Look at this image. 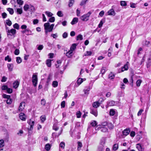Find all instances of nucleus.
Wrapping results in <instances>:
<instances>
[{"instance_id": "1", "label": "nucleus", "mask_w": 151, "mask_h": 151, "mask_svg": "<svg viewBox=\"0 0 151 151\" xmlns=\"http://www.w3.org/2000/svg\"><path fill=\"white\" fill-rule=\"evenodd\" d=\"M105 140L103 138L100 142V144L98 147L97 151H104L105 149Z\"/></svg>"}, {"instance_id": "2", "label": "nucleus", "mask_w": 151, "mask_h": 151, "mask_svg": "<svg viewBox=\"0 0 151 151\" xmlns=\"http://www.w3.org/2000/svg\"><path fill=\"white\" fill-rule=\"evenodd\" d=\"M91 13L92 12L90 11L87 14L83 15L81 17V19L83 21H87L89 19V17Z\"/></svg>"}, {"instance_id": "3", "label": "nucleus", "mask_w": 151, "mask_h": 151, "mask_svg": "<svg viewBox=\"0 0 151 151\" xmlns=\"http://www.w3.org/2000/svg\"><path fill=\"white\" fill-rule=\"evenodd\" d=\"M104 101L103 98H101L98 101L94 102L93 104V107L97 108L98 107L102 102Z\"/></svg>"}, {"instance_id": "4", "label": "nucleus", "mask_w": 151, "mask_h": 151, "mask_svg": "<svg viewBox=\"0 0 151 151\" xmlns=\"http://www.w3.org/2000/svg\"><path fill=\"white\" fill-rule=\"evenodd\" d=\"M7 34V37L9 38H11L12 36L13 35L14 37V35L16 33V30L14 29H12L9 30H8Z\"/></svg>"}, {"instance_id": "5", "label": "nucleus", "mask_w": 151, "mask_h": 151, "mask_svg": "<svg viewBox=\"0 0 151 151\" xmlns=\"http://www.w3.org/2000/svg\"><path fill=\"white\" fill-rule=\"evenodd\" d=\"M2 90H6L7 92L9 93H11L12 92V89L8 88L7 86H2Z\"/></svg>"}, {"instance_id": "6", "label": "nucleus", "mask_w": 151, "mask_h": 151, "mask_svg": "<svg viewBox=\"0 0 151 151\" xmlns=\"http://www.w3.org/2000/svg\"><path fill=\"white\" fill-rule=\"evenodd\" d=\"M37 82V75L33 74L32 77V82L33 85H36Z\"/></svg>"}, {"instance_id": "7", "label": "nucleus", "mask_w": 151, "mask_h": 151, "mask_svg": "<svg viewBox=\"0 0 151 151\" xmlns=\"http://www.w3.org/2000/svg\"><path fill=\"white\" fill-rule=\"evenodd\" d=\"M28 123L30 125V128L28 129V130H32L33 129V126L34 125L35 122L34 121H32L31 119L28 122Z\"/></svg>"}, {"instance_id": "8", "label": "nucleus", "mask_w": 151, "mask_h": 151, "mask_svg": "<svg viewBox=\"0 0 151 151\" xmlns=\"http://www.w3.org/2000/svg\"><path fill=\"white\" fill-rule=\"evenodd\" d=\"M129 63L128 62L124 65L121 68V71L123 72L124 70H127L128 69V65Z\"/></svg>"}, {"instance_id": "9", "label": "nucleus", "mask_w": 151, "mask_h": 151, "mask_svg": "<svg viewBox=\"0 0 151 151\" xmlns=\"http://www.w3.org/2000/svg\"><path fill=\"white\" fill-rule=\"evenodd\" d=\"M50 24L49 23H46L44 24L45 32L46 34H47V32H48V28L50 26Z\"/></svg>"}, {"instance_id": "10", "label": "nucleus", "mask_w": 151, "mask_h": 151, "mask_svg": "<svg viewBox=\"0 0 151 151\" xmlns=\"http://www.w3.org/2000/svg\"><path fill=\"white\" fill-rule=\"evenodd\" d=\"M25 107V104L24 102H22L20 104L19 107V111H22Z\"/></svg>"}, {"instance_id": "11", "label": "nucleus", "mask_w": 151, "mask_h": 151, "mask_svg": "<svg viewBox=\"0 0 151 151\" xmlns=\"http://www.w3.org/2000/svg\"><path fill=\"white\" fill-rule=\"evenodd\" d=\"M108 15L114 16L116 14V13L113 9L109 10L108 12Z\"/></svg>"}, {"instance_id": "12", "label": "nucleus", "mask_w": 151, "mask_h": 151, "mask_svg": "<svg viewBox=\"0 0 151 151\" xmlns=\"http://www.w3.org/2000/svg\"><path fill=\"white\" fill-rule=\"evenodd\" d=\"M98 128H99L101 132H108V129L107 128L105 127H98Z\"/></svg>"}, {"instance_id": "13", "label": "nucleus", "mask_w": 151, "mask_h": 151, "mask_svg": "<svg viewBox=\"0 0 151 151\" xmlns=\"http://www.w3.org/2000/svg\"><path fill=\"white\" fill-rule=\"evenodd\" d=\"M130 132V129H126L124 130L122 132V134L123 135L125 136H127L128 135Z\"/></svg>"}, {"instance_id": "14", "label": "nucleus", "mask_w": 151, "mask_h": 151, "mask_svg": "<svg viewBox=\"0 0 151 151\" xmlns=\"http://www.w3.org/2000/svg\"><path fill=\"white\" fill-rule=\"evenodd\" d=\"M115 104V102L113 100L109 101L107 102V104L108 106H113Z\"/></svg>"}, {"instance_id": "15", "label": "nucleus", "mask_w": 151, "mask_h": 151, "mask_svg": "<svg viewBox=\"0 0 151 151\" xmlns=\"http://www.w3.org/2000/svg\"><path fill=\"white\" fill-rule=\"evenodd\" d=\"M90 113L93 114L95 116H97V110L95 109H91Z\"/></svg>"}, {"instance_id": "16", "label": "nucleus", "mask_w": 151, "mask_h": 151, "mask_svg": "<svg viewBox=\"0 0 151 151\" xmlns=\"http://www.w3.org/2000/svg\"><path fill=\"white\" fill-rule=\"evenodd\" d=\"M91 89L90 88L89 86L86 87L84 89L83 91L84 92V93L86 95H88V91H89Z\"/></svg>"}, {"instance_id": "17", "label": "nucleus", "mask_w": 151, "mask_h": 151, "mask_svg": "<svg viewBox=\"0 0 151 151\" xmlns=\"http://www.w3.org/2000/svg\"><path fill=\"white\" fill-rule=\"evenodd\" d=\"M73 55V52L70 50L68 51L66 53V56L68 58H70Z\"/></svg>"}, {"instance_id": "18", "label": "nucleus", "mask_w": 151, "mask_h": 151, "mask_svg": "<svg viewBox=\"0 0 151 151\" xmlns=\"http://www.w3.org/2000/svg\"><path fill=\"white\" fill-rule=\"evenodd\" d=\"M13 65L12 64H9L7 65V67L9 71H11L13 70Z\"/></svg>"}, {"instance_id": "19", "label": "nucleus", "mask_w": 151, "mask_h": 151, "mask_svg": "<svg viewBox=\"0 0 151 151\" xmlns=\"http://www.w3.org/2000/svg\"><path fill=\"white\" fill-rule=\"evenodd\" d=\"M19 118L21 120L23 121H25L26 120V118L25 117L24 114L22 113H21L19 114Z\"/></svg>"}, {"instance_id": "20", "label": "nucleus", "mask_w": 151, "mask_h": 151, "mask_svg": "<svg viewBox=\"0 0 151 151\" xmlns=\"http://www.w3.org/2000/svg\"><path fill=\"white\" fill-rule=\"evenodd\" d=\"M77 45L76 44H73L72 45V46L70 47V50L73 51L76 49V48Z\"/></svg>"}, {"instance_id": "21", "label": "nucleus", "mask_w": 151, "mask_h": 151, "mask_svg": "<svg viewBox=\"0 0 151 151\" xmlns=\"http://www.w3.org/2000/svg\"><path fill=\"white\" fill-rule=\"evenodd\" d=\"M78 21V18H74L73 19L72 21L71 22V24L72 25H73L77 23Z\"/></svg>"}, {"instance_id": "22", "label": "nucleus", "mask_w": 151, "mask_h": 151, "mask_svg": "<svg viewBox=\"0 0 151 151\" xmlns=\"http://www.w3.org/2000/svg\"><path fill=\"white\" fill-rule=\"evenodd\" d=\"M137 148L140 151H143L144 148H142L141 145L140 144H137Z\"/></svg>"}, {"instance_id": "23", "label": "nucleus", "mask_w": 151, "mask_h": 151, "mask_svg": "<svg viewBox=\"0 0 151 151\" xmlns=\"http://www.w3.org/2000/svg\"><path fill=\"white\" fill-rule=\"evenodd\" d=\"M26 35H33V33H32V31L29 29H26Z\"/></svg>"}, {"instance_id": "24", "label": "nucleus", "mask_w": 151, "mask_h": 151, "mask_svg": "<svg viewBox=\"0 0 151 151\" xmlns=\"http://www.w3.org/2000/svg\"><path fill=\"white\" fill-rule=\"evenodd\" d=\"M52 75L51 74H50L48 76L47 78V80L46 81V83L47 84H49V83L50 81L51 78H52Z\"/></svg>"}, {"instance_id": "25", "label": "nucleus", "mask_w": 151, "mask_h": 151, "mask_svg": "<svg viewBox=\"0 0 151 151\" xmlns=\"http://www.w3.org/2000/svg\"><path fill=\"white\" fill-rule=\"evenodd\" d=\"M7 10L9 12L10 14L11 15H12L14 13V11L13 9L10 8H7Z\"/></svg>"}, {"instance_id": "26", "label": "nucleus", "mask_w": 151, "mask_h": 151, "mask_svg": "<svg viewBox=\"0 0 151 151\" xmlns=\"http://www.w3.org/2000/svg\"><path fill=\"white\" fill-rule=\"evenodd\" d=\"M82 146V144L81 142H78V147L77 150H79L81 149V148Z\"/></svg>"}, {"instance_id": "27", "label": "nucleus", "mask_w": 151, "mask_h": 151, "mask_svg": "<svg viewBox=\"0 0 151 151\" xmlns=\"http://www.w3.org/2000/svg\"><path fill=\"white\" fill-rule=\"evenodd\" d=\"M114 75L112 72H111V73L109 75L108 78L109 79H112L114 78Z\"/></svg>"}, {"instance_id": "28", "label": "nucleus", "mask_w": 151, "mask_h": 151, "mask_svg": "<svg viewBox=\"0 0 151 151\" xmlns=\"http://www.w3.org/2000/svg\"><path fill=\"white\" fill-rule=\"evenodd\" d=\"M51 60L50 59H47L46 60V63L47 66L48 67H50L51 66Z\"/></svg>"}, {"instance_id": "29", "label": "nucleus", "mask_w": 151, "mask_h": 151, "mask_svg": "<svg viewBox=\"0 0 151 151\" xmlns=\"http://www.w3.org/2000/svg\"><path fill=\"white\" fill-rule=\"evenodd\" d=\"M50 145L49 143L46 144L45 146V150L47 151L49 150L50 149Z\"/></svg>"}, {"instance_id": "30", "label": "nucleus", "mask_w": 151, "mask_h": 151, "mask_svg": "<svg viewBox=\"0 0 151 151\" xmlns=\"http://www.w3.org/2000/svg\"><path fill=\"white\" fill-rule=\"evenodd\" d=\"M118 145L117 144H114L113 147V150L114 151H115L118 148Z\"/></svg>"}, {"instance_id": "31", "label": "nucleus", "mask_w": 151, "mask_h": 151, "mask_svg": "<svg viewBox=\"0 0 151 151\" xmlns=\"http://www.w3.org/2000/svg\"><path fill=\"white\" fill-rule=\"evenodd\" d=\"M105 22V19H102L100 22L99 25L98 27L99 28L101 27L104 23Z\"/></svg>"}, {"instance_id": "32", "label": "nucleus", "mask_w": 151, "mask_h": 151, "mask_svg": "<svg viewBox=\"0 0 151 151\" xmlns=\"http://www.w3.org/2000/svg\"><path fill=\"white\" fill-rule=\"evenodd\" d=\"M54 26V24H52L51 25H50V26L48 28V31L49 32H51L52 31Z\"/></svg>"}, {"instance_id": "33", "label": "nucleus", "mask_w": 151, "mask_h": 151, "mask_svg": "<svg viewBox=\"0 0 151 151\" xmlns=\"http://www.w3.org/2000/svg\"><path fill=\"white\" fill-rule=\"evenodd\" d=\"M118 95L119 96L122 97L124 95V91H119L118 93Z\"/></svg>"}, {"instance_id": "34", "label": "nucleus", "mask_w": 151, "mask_h": 151, "mask_svg": "<svg viewBox=\"0 0 151 151\" xmlns=\"http://www.w3.org/2000/svg\"><path fill=\"white\" fill-rule=\"evenodd\" d=\"M83 81V79L81 78H79L76 81L78 85L81 84Z\"/></svg>"}, {"instance_id": "35", "label": "nucleus", "mask_w": 151, "mask_h": 151, "mask_svg": "<svg viewBox=\"0 0 151 151\" xmlns=\"http://www.w3.org/2000/svg\"><path fill=\"white\" fill-rule=\"evenodd\" d=\"M115 114V111L113 109H111L109 112V114L111 116H114Z\"/></svg>"}, {"instance_id": "36", "label": "nucleus", "mask_w": 151, "mask_h": 151, "mask_svg": "<svg viewBox=\"0 0 151 151\" xmlns=\"http://www.w3.org/2000/svg\"><path fill=\"white\" fill-rule=\"evenodd\" d=\"M6 24L9 26H11L12 24V22L9 19H8L6 21Z\"/></svg>"}, {"instance_id": "37", "label": "nucleus", "mask_w": 151, "mask_h": 151, "mask_svg": "<svg viewBox=\"0 0 151 151\" xmlns=\"http://www.w3.org/2000/svg\"><path fill=\"white\" fill-rule=\"evenodd\" d=\"M45 14L49 17H52L53 14L50 12L46 11L45 12Z\"/></svg>"}, {"instance_id": "38", "label": "nucleus", "mask_w": 151, "mask_h": 151, "mask_svg": "<svg viewBox=\"0 0 151 151\" xmlns=\"http://www.w3.org/2000/svg\"><path fill=\"white\" fill-rule=\"evenodd\" d=\"M29 5L27 4H25L23 7L24 10L25 11H27L29 9Z\"/></svg>"}, {"instance_id": "39", "label": "nucleus", "mask_w": 151, "mask_h": 151, "mask_svg": "<svg viewBox=\"0 0 151 151\" xmlns=\"http://www.w3.org/2000/svg\"><path fill=\"white\" fill-rule=\"evenodd\" d=\"M35 10V8L34 6L31 5H29V10L30 11H34Z\"/></svg>"}, {"instance_id": "40", "label": "nucleus", "mask_w": 151, "mask_h": 151, "mask_svg": "<svg viewBox=\"0 0 151 151\" xmlns=\"http://www.w3.org/2000/svg\"><path fill=\"white\" fill-rule=\"evenodd\" d=\"M83 39V36L81 35H78L77 37L76 40H82Z\"/></svg>"}, {"instance_id": "41", "label": "nucleus", "mask_w": 151, "mask_h": 151, "mask_svg": "<svg viewBox=\"0 0 151 151\" xmlns=\"http://www.w3.org/2000/svg\"><path fill=\"white\" fill-rule=\"evenodd\" d=\"M4 60L5 61H8V62H10L11 61V58L9 57V55H7L5 58Z\"/></svg>"}, {"instance_id": "42", "label": "nucleus", "mask_w": 151, "mask_h": 151, "mask_svg": "<svg viewBox=\"0 0 151 151\" xmlns=\"http://www.w3.org/2000/svg\"><path fill=\"white\" fill-rule=\"evenodd\" d=\"M16 62L18 64L22 62V59L21 58L19 57H17Z\"/></svg>"}, {"instance_id": "43", "label": "nucleus", "mask_w": 151, "mask_h": 151, "mask_svg": "<svg viewBox=\"0 0 151 151\" xmlns=\"http://www.w3.org/2000/svg\"><path fill=\"white\" fill-rule=\"evenodd\" d=\"M17 12L18 14H21L22 13V8H18L17 9Z\"/></svg>"}, {"instance_id": "44", "label": "nucleus", "mask_w": 151, "mask_h": 151, "mask_svg": "<svg viewBox=\"0 0 151 151\" xmlns=\"http://www.w3.org/2000/svg\"><path fill=\"white\" fill-rule=\"evenodd\" d=\"M92 54V52L91 51H87L84 53V55L85 56H90Z\"/></svg>"}, {"instance_id": "45", "label": "nucleus", "mask_w": 151, "mask_h": 151, "mask_svg": "<svg viewBox=\"0 0 151 151\" xmlns=\"http://www.w3.org/2000/svg\"><path fill=\"white\" fill-rule=\"evenodd\" d=\"M55 21V18L54 17H51L49 19V21L50 22H53Z\"/></svg>"}, {"instance_id": "46", "label": "nucleus", "mask_w": 151, "mask_h": 151, "mask_svg": "<svg viewBox=\"0 0 151 151\" xmlns=\"http://www.w3.org/2000/svg\"><path fill=\"white\" fill-rule=\"evenodd\" d=\"M57 14L59 17H62L63 15L62 12L60 11H58Z\"/></svg>"}, {"instance_id": "47", "label": "nucleus", "mask_w": 151, "mask_h": 151, "mask_svg": "<svg viewBox=\"0 0 151 151\" xmlns=\"http://www.w3.org/2000/svg\"><path fill=\"white\" fill-rule=\"evenodd\" d=\"M74 2V0H70L69 3L68 4L69 6L71 7L72 6Z\"/></svg>"}, {"instance_id": "48", "label": "nucleus", "mask_w": 151, "mask_h": 151, "mask_svg": "<svg viewBox=\"0 0 151 151\" xmlns=\"http://www.w3.org/2000/svg\"><path fill=\"white\" fill-rule=\"evenodd\" d=\"M4 141L3 139L0 140V147H2L4 146Z\"/></svg>"}, {"instance_id": "49", "label": "nucleus", "mask_w": 151, "mask_h": 151, "mask_svg": "<svg viewBox=\"0 0 151 151\" xmlns=\"http://www.w3.org/2000/svg\"><path fill=\"white\" fill-rule=\"evenodd\" d=\"M65 146V143L63 142H61L60 144V147L63 149H64Z\"/></svg>"}, {"instance_id": "50", "label": "nucleus", "mask_w": 151, "mask_h": 151, "mask_svg": "<svg viewBox=\"0 0 151 151\" xmlns=\"http://www.w3.org/2000/svg\"><path fill=\"white\" fill-rule=\"evenodd\" d=\"M107 126L108 128L110 129H112L114 127V126L111 123H108Z\"/></svg>"}, {"instance_id": "51", "label": "nucleus", "mask_w": 151, "mask_h": 151, "mask_svg": "<svg viewBox=\"0 0 151 151\" xmlns=\"http://www.w3.org/2000/svg\"><path fill=\"white\" fill-rule=\"evenodd\" d=\"M17 2L18 4L22 5L23 4V1L22 0H17Z\"/></svg>"}, {"instance_id": "52", "label": "nucleus", "mask_w": 151, "mask_h": 151, "mask_svg": "<svg viewBox=\"0 0 151 151\" xmlns=\"http://www.w3.org/2000/svg\"><path fill=\"white\" fill-rule=\"evenodd\" d=\"M46 101L44 99H42L41 101V104L42 105L45 106L46 104Z\"/></svg>"}, {"instance_id": "53", "label": "nucleus", "mask_w": 151, "mask_h": 151, "mask_svg": "<svg viewBox=\"0 0 151 151\" xmlns=\"http://www.w3.org/2000/svg\"><path fill=\"white\" fill-rule=\"evenodd\" d=\"M120 4L122 6H125L127 5L126 2L124 1H121L120 2Z\"/></svg>"}, {"instance_id": "54", "label": "nucleus", "mask_w": 151, "mask_h": 151, "mask_svg": "<svg viewBox=\"0 0 151 151\" xmlns=\"http://www.w3.org/2000/svg\"><path fill=\"white\" fill-rule=\"evenodd\" d=\"M13 27L15 29H19V25L17 23H15L13 25Z\"/></svg>"}, {"instance_id": "55", "label": "nucleus", "mask_w": 151, "mask_h": 151, "mask_svg": "<svg viewBox=\"0 0 151 151\" xmlns=\"http://www.w3.org/2000/svg\"><path fill=\"white\" fill-rule=\"evenodd\" d=\"M14 53L16 55H18L19 53V50L18 49H15Z\"/></svg>"}, {"instance_id": "56", "label": "nucleus", "mask_w": 151, "mask_h": 151, "mask_svg": "<svg viewBox=\"0 0 151 151\" xmlns=\"http://www.w3.org/2000/svg\"><path fill=\"white\" fill-rule=\"evenodd\" d=\"M19 81L18 80H16L13 83V85H19Z\"/></svg>"}, {"instance_id": "57", "label": "nucleus", "mask_w": 151, "mask_h": 151, "mask_svg": "<svg viewBox=\"0 0 151 151\" xmlns=\"http://www.w3.org/2000/svg\"><path fill=\"white\" fill-rule=\"evenodd\" d=\"M97 122L96 121H94L91 123V124L93 127H95L96 125Z\"/></svg>"}, {"instance_id": "58", "label": "nucleus", "mask_w": 151, "mask_h": 151, "mask_svg": "<svg viewBox=\"0 0 151 151\" xmlns=\"http://www.w3.org/2000/svg\"><path fill=\"white\" fill-rule=\"evenodd\" d=\"M1 15L3 19H5L7 17V14L5 12H3L2 13Z\"/></svg>"}, {"instance_id": "59", "label": "nucleus", "mask_w": 151, "mask_h": 151, "mask_svg": "<svg viewBox=\"0 0 151 151\" xmlns=\"http://www.w3.org/2000/svg\"><path fill=\"white\" fill-rule=\"evenodd\" d=\"M81 113L80 111H78L76 113L77 117L78 118H79L81 117Z\"/></svg>"}, {"instance_id": "60", "label": "nucleus", "mask_w": 151, "mask_h": 151, "mask_svg": "<svg viewBox=\"0 0 151 151\" xmlns=\"http://www.w3.org/2000/svg\"><path fill=\"white\" fill-rule=\"evenodd\" d=\"M61 106L62 108L65 107V101H63L61 103Z\"/></svg>"}, {"instance_id": "61", "label": "nucleus", "mask_w": 151, "mask_h": 151, "mask_svg": "<svg viewBox=\"0 0 151 151\" xmlns=\"http://www.w3.org/2000/svg\"><path fill=\"white\" fill-rule=\"evenodd\" d=\"M86 0H82L80 4V5L81 6H83L86 4Z\"/></svg>"}, {"instance_id": "62", "label": "nucleus", "mask_w": 151, "mask_h": 151, "mask_svg": "<svg viewBox=\"0 0 151 151\" xmlns=\"http://www.w3.org/2000/svg\"><path fill=\"white\" fill-rule=\"evenodd\" d=\"M7 79V78L5 76H3L2 78V79L1 81L2 82H5L6 81Z\"/></svg>"}, {"instance_id": "63", "label": "nucleus", "mask_w": 151, "mask_h": 151, "mask_svg": "<svg viewBox=\"0 0 151 151\" xmlns=\"http://www.w3.org/2000/svg\"><path fill=\"white\" fill-rule=\"evenodd\" d=\"M143 111V109H140L137 113V116H140L141 114L142 113Z\"/></svg>"}, {"instance_id": "64", "label": "nucleus", "mask_w": 151, "mask_h": 151, "mask_svg": "<svg viewBox=\"0 0 151 151\" xmlns=\"http://www.w3.org/2000/svg\"><path fill=\"white\" fill-rule=\"evenodd\" d=\"M12 101L11 99L9 98L7 99L6 101V103L7 104H11L12 102Z\"/></svg>"}]
</instances>
